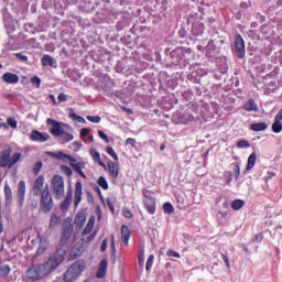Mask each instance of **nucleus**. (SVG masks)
<instances>
[{"mask_svg": "<svg viewBox=\"0 0 282 282\" xmlns=\"http://www.w3.org/2000/svg\"><path fill=\"white\" fill-rule=\"evenodd\" d=\"M129 239H131V229L127 225L121 226V241L123 246H129Z\"/></svg>", "mask_w": 282, "mask_h": 282, "instance_id": "9d476101", "label": "nucleus"}, {"mask_svg": "<svg viewBox=\"0 0 282 282\" xmlns=\"http://www.w3.org/2000/svg\"><path fill=\"white\" fill-rule=\"evenodd\" d=\"M2 80H4V83H8L9 85H14L19 83V75L12 73H4L2 75Z\"/></svg>", "mask_w": 282, "mask_h": 282, "instance_id": "4468645a", "label": "nucleus"}, {"mask_svg": "<svg viewBox=\"0 0 282 282\" xmlns=\"http://www.w3.org/2000/svg\"><path fill=\"white\" fill-rule=\"evenodd\" d=\"M4 196L6 199H12V188H10V185H4Z\"/></svg>", "mask_w": 282, "mask_h": 282, "instance_id": "79ce46f5", "label": "nucleus"}, {"mask_svg": "<svg viewBox=\"0 0 282 282\" xmlns=\"http://www.w3.org/2000/svg\"><path fill=\"white\" fill-rule=\"evenodd\" d=\"M192 32H193L194 36H202V34H204V24H202V23L193 24Z\"/></svg>", "mask_w": 282, "mask_h": 282, "instance_id": "5701e85b", "label": "nucleus"}, {"mask_svg": "<svg viewBox=\"0 0 282 282\" xmlns=\"http://www.w3.org/2000/svg\"><path fill=\"white\" fill-rule=\"evenodd\" d=\"M75 221H79L80 226H85L86 218L85 216H76Z\"/></svg>", "mask_w": 282, "mask_h": 282, "instance_id": "bf43d9fd", "label": "nucleus"}, {"mask_svg": "<svg viewBox=\"0 0 282 282\" xmlns=\"http://www.w3.org/2000/svg\"><path fill=\"white\" fill-rule=\"evenodd\" d=\"M106 151L108 153V155L112 156V159L118 162V154L116 153V150H113V148L111 145H108L106 148Z\"/></svg>", "mask_w": 282, "mask_h": 282, "instance_id": "c9c22d12", "label": "nucleus"}, {"mask_svg": "<svg viewBox=\"0 0 282 282\" xmlns=\"http://www.w3.org/2000/svg\"><path fill=\"white\" fill-rule=\"evenodd\" d=\"M61 171H62V173H64V175H66V177H72V175H74L72 167H69L67 165H61Z\"/></svg>", "mask_w": 282, "mask_h": 282, "instance_id": "f704fd0d", "label": "nucleus"}, {"mask_svg": "<svg viewBox=\"0 0 282 282\" xmlns=\"http://www.w3.org/2000/svg\"><path fill=\"white\" fill-rule=\"evenodd\" d=\"M12 154V149L8 148L2 151V154L0 156V166L2 169H10V155Z\"/></svg>", "mask_w": 282, "mask_h": 282, "instance_id": "1a4fd4ad", "label": "nucleus"}, {"mask_svg": "<svg viewBox=\"0 0 282 282\" xmlns=\"http://www.w3.org/2000/svg\"><path fill=\"white\" fill-rule=\"evenodd\" d=\"M278 120H282V109L275 115Z\"/></svg>", "mask_w": 282, "mask_h": 282, "instance_id": "774afa93", "label": "nucleus"}, {"mask_svg": "<svg viewBox=\"0 0 282 282\" xmlns=\"http://www.w3.org/2000/svg\"><path fill=\"white\" fill-rule=\"evenodd\" d=\"M254 164H257V153L253 152L249 155L246 171H251V169L254 167Z\"/></svg>", "mask_w": 282, "mask_h": 282, "instance_id": "b1692460", "label": "nucleus"}, {"mask_svg": "<svg viewBox=\"0 0 282 282\" xmlns=\"http://www.w3.org/2000/svg\"><path fill=\"white\" fill-rule=\"evenodd\" d=\"M48 269L44 264L37 265L36 269V280L39 281L40 279H45L47 274H51L52 271H47Z\"/></svg>", "mask_w": 282, "mask_h": 282, "instance_id": "2eb2a0df", "label": "nucleus"}, {"mask_svg": "<svg viewBox=\"0 0 282 282\" xmlns=\"http://www.w3.org/2000/svg\"><path fill=\"white\" fill-rule=\"evenodd\" d=\"M234 175L236 180H239V175H241V169L239 167V163L234 165Z\"/></svg>", "mask_w": 282, "mask_h": 282, "instance_id": "8fccbe9b", "label": "nucleus"}, {"mask_svg": "<svg viewBox=\"0 0 282 282\" xmlns=\"http://www.w3.org/2000/svg\"><path fill=\"white\" fill-rule=\"evenodd\" d=\"M235 50L238 58L246 57V42L243 41V36H241V34H238L235 37Z\"/></svg>", "mask_w": 282, "mask_h": 282, "instance_id": "423d86ee", "label": "nucleus"}, {"mask_svg": "<svg viewBox=\"0 0 282 282\" xmlns=\"http://www.w3.org/2000/svg\"><path fill=\"white\" fill-rule=\"evenodd\" d=\"M48 138H50V135L36 131V140L37 141H40V142H47Z\"/></svg>", "mask_w": 282, "mask_h": 282, "instance_id": "a19ab883", "label": "nucleus"}, {"mask_svg": "<svg viewBox=\"0 0 282 282\" xmlns=\"http://www.w3.org/2000/svg\"><path fill=\"white\" fill-rule=\"evenodd\" d=\"M167 257H173L174 259H181V254L177 251H174L172 249H169L166 252Z\"/></svg>", "mask_w": 282, "mask_h": 282, "instance_id": "de8ad7c7", "label": "nucleus"}, {"mask_svg": "<svg viewBox=\"0 0 282 282\" xmlns=\"http://www.w3.org/2000/svg\"><path fill=\"white\" fill-rule=\"evenodd\" d=\"M19 160H21V153H14L12 155V158L9 156V169H12L14 164H17V162H19Z\"/></svg>", "mask_w": 282, "mask_h": 282, "instance_id": "2f4dec72", "label": "nucleus"}, {"mask_svg": "<svg viewBox=\"0 0 282 282\" xmlns=\"http://www.w3.org/2000/svg\"><path fill=\"white\" fill-rule=\"evenodd\" d=\"M122 215L123 217H126V219H131L133 217V213L129 208H123Z\"/></svg>", "mask_w": 282, "mask_h": 282, "instance_id": "09e8293b", "label": "nucleus"}, {"mask_svg": "<svg viewBox=\"0 0 282 282\" xmlns=\"http://www.w3.org/2000/svg\"><path fill=\"white\" fill-rule=\"evenodd\" d=\"M276 174L274 172H269L268 175L265 176V182L272 180Z\"/></svg>", "mask_w": 282, "mask_h": 282, "instance_id": "338daca9", "label": "nucleus"}, {"mask_svg": "<svg viewBox=\"0 0 282 282\" xmlns=\"http://www.w3.org/2000/svg\"><path fill=\"white\" fill-rule=\"evenodd\" d=\"M142 195L143 197H145V199H155V197H153V192H151L150 189L143 188Z\"/></svg>", "mask_w": 282, "mask_h": 282, "instance_id": "37998d69", "label": "nucleus"}, {"mask_svg": "<svg viewBox=\"0 0 282 282\" xmlns=\"http://www.w3.org/2000/svg\"><path fill=\"white\" fill-rule=\"evenodd\" d=\"M223 261L225 262L226 268L230 269V259L226 254H221Z\"/></svg>", "mask_w": 282, "mask_h": 282, "instance_id": "4d7b16f0", "label": "nucleus"}, {"mask_svg": "<svg viewBox=\"0 0 282 282\" xmlns=\"http://www.w3.org/2000/svg\"><path fill=\"white\" fill-rule=\"evenodd\" d=\"M24 281H26V282H35L36 281V269L35 268H31L26 271Z\"/></svg>", "mask_w": 282, "mask_h": 282, "instance_id": "4be33fe9", "label": "nucleus"}, {"mask_svg": "<svg viewBox=\"0 0 282 282\" xmlns=\"http://www.w3.org/2000/svg\"><path fill=\"white\" fill-rule=\"evenodd\" d=\"M69 118H72L73 120H76L77 122H85V118L76 115V113H69Z\"/></svg>", "mask_w": 282, "mask_h": 282, "instance_id": "3c124183", "label": "nucleus"}, {"mask_svg": "<svg viewBox=\"0 0 282 282\" xmlns=\"http://www.w3.org/2000/svg\"><path fill=\"white\" fill-rule=\"evenodd\" d=\"M89 153H90L93 160H94L95 162H97V164H99V166H102V169H107V164H105V163L102 162V160L100 159V152H98V150H96V149H90Z\"/></svg>", "mask_w": 282, "mask_h": 282, "instance_id": "dca6fc26", "label": "nucleus"}, {"mask_svg": "<svg viewBox=\"0 0 282 282\" xmlns=\"http://www.w3.org/2000/svg\"><path fill=\"white\" fill-rule=\"evenodd\" d=\"M83 202V183L78 181L75 184V196H74V206L78 208V205Z\"/></svg>", "mask_w": 282, "mask_h": 282, "instance_id": "6e6552de", "label": "nucleus"}, {"mask_svg": "<svg viewBox=\"0 0 282 282\" xmlns=\"http://www.w3.org/2000/svg\"><path fill=\"white\" fill-rule=\"evenodd\" d=\"M98 235V231H94L93 234H90L88 237H87V241L88 242H91L94 241V239H96V236Z\"/></svg>", "mask_w": 282, "mask_h": 282, "instance_id": "e2e57ef3", "label": "nucleus"}, {"mask_svg": "<svg viewBox=\"0 0 282 282\" xmlns=\"http://www.w3.org/2000/svg\"><path fill=\"white\" fill-rule=\"evenodd\" d=\"M87 135H89V129L83 128V129L80 130V137H82V138H87Z\"/></svg>", "mask_w": 282, "mask_h": 282, "instance_id": "052dcab7", "label": "nucleus"}, {"mask_svg": "<svg viewBox=\"0 0 282 282\" xmlns=\"http://www.w3.org/2000/svg\"><path fill=\"white\" fill-rule=\"evenodd\" d=\"M62 239H64L65 241L72 239V229L65 228L62 232Z\"/></svg>", "mask_w": 282, "mask_h": 282, "instance_id": "4c0bfd02", "label": "nucleus"}, {"mask_svg": "<svg viewBox=\"0 0 282 282\" xmlns=\"http://www.w3.org/2000/svg\"><path fill=\"white\" fill-rule=\"evenodd\" d=\"M85 166H87V164L85 162H79L78 164H76L73 169L75 173H78V175H80V177H83V180H87V175L85 174V172H83V169H85Z\"/></svg>", "mask_w": 282, "mask_h": 282, "instance_id": "412c9836", "label": "nucleus"}, {"mask_svg": "<svg viewBox=\"0 0 282 282\" xmlns=\"http://www.w3.org/2000/svg\"><path fill=\"white\" fill-rule=\"evenodd\" d=\"M144 208L148 210L149 215H155L156 202L155 198H150L143 200Z\"/></svg>", "mask_w": 282, "mask_h": 282, "instance_id": "9b49d317", "label": "nucleus"}, {"mask_svg": "<svg viewBox=\"0 0 282 282\" xmlns=\"http://www.w3.org/2000/svg\"><path fill=\"white\" fill-rule=\"evenodd\" d=\"M47 238H40V246L37 248V254H43V252H45L47 250Z\"/></svg>", "mask_w": 282, "mask_h": 282, "instance_id": "a878e982", "label": "nucleus"}, {"mask_svg": "<svg viewBox=\"0 0 282 282\" xmlns=\"http://www.w3.org/2000/svg\"><path fill=\"white\" fill-rule=\"evenodd\" d=\"M62 144H66V142H72L74 140V135L69 132L63 131V133L59 135Z\"/></svg>", "mask_w": 282, "mask_h": 282, "instance_id": "cd10ccee", "label": "nucleus"}, {"mask_svg": "<svg viewBox=\"0 0 282 282\" xmlns=\"http://www.w3.org/2000/svg\"><path fill=\"white\" fill-rule=\"evenodd\" d=\"M251 131H265L268 129V123L265 122H259V123H251L250 126Z\"/></svg>", "mask_w": 282, "mask_h": 282, "instance_id": "393cba45", "label": "nucleus"}, {"mask_svg": "<svg viewBox=\"0 0 282 282\" xmlns=\"http://www.w3.org/2000/svg\"><path fill=\"white\" fill-rule=\"evenodd\" d=\"M245 202L241 199H236L234 202H231V208L232 210H241V208H243L245 206Z\"/></svg>", "mask_w": 282, "mask_h": 282, "instance_id": "7c9ffc66", "label": "nucleus"}, {"mask_svg": "<svg viewBox=\"0 0 282 282\" xmlns=\"http://www.w3.org/2000/svg\"><path fill=\"white\" fill-rule=\"evenodd\" d=\"M43 176H39L37 178H36V186H37V188H41V186H43Z\"/></svg>", "mask_w": 282, "mask_h": 282, "instance_id": "69168bd1", "label": "nucleus"}, {"mask_svg": "<svg viewBox=\"0 0 282 282\" xmlns=\"http://www.w3.org/2000/svg\"><path fill=\"white\" fill-rule=\"evenodd\" d=\"M15 56L17 58H20V61H23L24 63L28 61V57L22 53H17Z\"/></svg>", "mask_w": 282, "mask_h": 282, "instance_id": "0e129e2a", "label": "nucleus"}, {"mask_svg": "<svg viewBox=\"0 0 282 282\" xmlns=\"http://www.w3.org/2000/svg\"><path fill=\"white\" fill-rule=\"evenodd\" d=\"M272 131H273V133H281V131H282V120L281 119H276V117H274V122L272 124Z\"/></svg>", "mask_w": 282, "mask_h": 282, "instance_id": "bb28decb", "label": "nucleus"}, {"mask_svg": "<svg viewBox=\"0 0 282 282\" xmlns=\"http://www.w3.org/2000/svg\"><path fill=\"white\" fill-rule=\"evenodd\" d=\"M58 224H61V217H58L56 214H52L48 228H56Z\"/></svg>", "mask_w": 282, "mask_h": 282, "instance_id": "c85d7f7f", "label": "nucleus"}, {"mask_svg": "<svg viewBox=\"0 0 282 282\" xmlns=\"http://www.w3.org/2000/svg\"><path fill=\"white\" fill-rule=\"evenodd\" d=\"M163 213H165V215H173V213H175V207H173V204L171 203H165L163 205Z\"/></svg>", "mask_w": 282, "mask_h": 282, "instance_id": "72a5a7b5", "label": "nucleus"}, {"mask_svg": "<svg viewBox=\"0 0 282 282\" xmlns=\"http://www.w3.org/2000/svg\"><path fill=\"white\" fill-rule=\"evenodd\" d=\"M89 122H94V124L100 123V116H87L86 117Z\"/></svg>", "mask_w": 282, "mask_h": 282, "instance_id": "49530a36", "label": "nucleus"}, {"mask_svg": "<svg viewBox=\"0 0 282 282\" xmlns=\"http://www.w3.org/2000/svg\"><path fill=\"white\" fill-rule=\"evenodd\" d=\"M69 204H72V192L67 193L65 199L59 205L62 213L69 210Z\"/></svg>", "mask_w": 282, "mask_h": 282, "instance_id": "f3484780", "label": "nucleus"}, {"mask_svg": "<svg viewBox=\"0 0 282 282\" xmlns=\"http://www.w3.org/2000/svg\"><path fill=\"white\" fill-rule=\"evenodd\" d=\"M10 272V265H0V275L8 276Z\"/></svg>", "mask_w": 282, "mask_h": 282, "instance_id": "c03bdc74", "label": "nucleus"}, {"mask_svg": "<svg viewBox=\"0 0 282 282\" xmlns=\"http://www.w3.org/2000/svg\"><path fill=\"white\" fill-rule=\"evenodd\" d=\"M238 149H250V142L248 140H240L237 143Z\"/></svg>", "mask_w": 282, "mask_h": 282, "instance_id": "ea45409f", "label": "nucleus"}, {"mask_svg": "<svg viewBox=\"0 0 282 282\" xmlns=\"http://www.w3.org/2000/svg\"><path fill=\"white\" fill-rule=\"evenodd\" d=\"M153 261H155V257L153 254L149 256L147 263H145V270L149 272L151 268H153Z\"/></svg>", "mask_w": 282, "mask_h": 282, "instance_id": "e433bc0d", "label": "nucleus"}, {"mask_svg": "<svg viewBox=\"0 0 282 282\" xmlns=\"http://www.w3.org/2000/svg\"><path fill=\"white\" fill-rule=\"evenodd\" d=\"M50 154L52 155V158L62 160V162H67V160L69 158V154H65L64 152H58V153L51 152Z\"/></svg>", "mask_w": 282, "mask_h": 282, "instance_id": "c756f323", "label": "nucleus"}, {"mask_svg": "<svg viewBox=\"0 0 282 282\" xmlns=\"http://www.w3.org/2000/svg\"><path fill=\"white\" fill-rule=\"evenodd\" d=\"M58 102H67V95H65V93H61L57 96Z\"/></svg>", "mask_w": 282, "mask_h": 282, "instance_id": "5fc2aeb1", "label": "nucleus"}, {"mask_svg": "<svg viewBox=\"0 0 282 282\" xmlns=\"http://www.w3.org/2000/svg\"><path fill=\"white\" fill-rule=\"evenodd\" d=\"M98 135H99V138H101V140H104L106 142V144H108L109 137L102 130L98 131Z\"/></svg>", "mask_w": 282, "mask_h": 282, "instance_id": "603ef678", "label": "nucleus"}, {"mask_svg": "<svg viewBox=\"0 0 282 282\" xmlns=\"http://www.w3.org/2000/svg\"><path fill=\"white\" fill-rule=\"evenodd\" d=\"M52 186L56 199H63V197H65V181L61 175H55L53 177Z\"/></svg>", "mask_w": 282, "mask_h": 282, "instance_id": "7ed1b4c3", "label": "nucleus"}, {"mask_svg": "<svg viewBox=\"0 0 282 282\" xmlns=\"http://www.w3.org/2000/svg\"><path fill=\"white\" fill-rule=\"evenodd\" d=\"M46 124L50 127V132L52 133V135H54V138H61V135H63V132L65 131L63 129V126L61 124V122L48 118L46 120Z\"/></svg>", "mask_w": 282, "mask_h": 282, "instance_id": "39448f33", "label": "nucleus"}, {"mask_svg": "<svg viewBox=\"0 0 282 282\" xmlns=\"http://www.w3.org/2000/svg\"><path fill=\"white\" fill-rule=\"evenodd\" d=\"M43 67H56V61L51 55H44L42 57Z\"/></svg>", "mask_w": 282, "mask_h": 282, "instance_id": "a211bd4d", "label": "nucleus"}, {"mask_svg": "<svg viewBox=\"0 0 282 282\" xmlns=\"http://www.w3.org/2000/svg\"><path fill=\"white\" fill-rule=\"evenodd\" d=\"M7 123H8V127H11V129H17V127L19 126V122H17V119L12 117H9L7 119Z\"/></svg>", "mask_w": 282, "mask_h": 282, "instance_id": "58836bf2", "label": "nucleus"}, {"mask_svg": "<svg viewBox=\"0 0 282 282\" xmlns=\"http://www.w3.org/2000/svg\"><path fill=\"white\" fill-rule=\"evenodd\" d=\"M72 166V169H74L76 166V164H78L79 162L74 159V156L69 155L68 160H67Z\"/></svg>", "mask_w": 282, "mask_h": 282, "instance_id": "864d4df0", "label": "nucleus"}, {"mask_svg": "<svg viewBox=\"0 0 282 282\" xmlns=\"http://www.w3.org/2000/svg\"><path fill=\"white\" fill-rule=\"evenodd\" d=\"M18 197L20 199V204H23V200L25 199V181H21L18 184Z\"/></svg>", "mask_w": 282, "mask_h": 282, "instance_id": "6ab92c4d", "label": "nucleus"}, {"mask_svg": "<svg viewBox=\"0 0 282 282\" xmlns=\"http://www.w3.org/2000/svg\"><path fill=\"white\" fill-rule=\"evenodd\" d=\"M107 259L101 260V262L99 263V268L98 271L96 273L97 279H105L106 274H107Z\"/></svg>", "mask_w": 282, "mask_h": 282, "instance_id": "f8f14e48", "label": "nucleus"}, {"mask_svg": "<svg viewBox=\"0 0 282 282\" xmlns=\"http://www.w3.org/2000/svg\"><path fill=\"white\" fill-rule=\"evenodd\" d=\"M242 109L245 111H259V106L257 105V101H254L253 98H250L242 105Z\"/></svg>", "mask_w": 282, "mask_h": 282, "instance_id": "ddd939ff", "label": "nucleus"}, {"mask_svg": "<svg viewBox=\"0 0 282 282\" xmlns=\"http://www.w3.org/2000/svg\"><path fill=\"white\" fill-rule=\"evenodd\" d=\"M94 226H96V217L91 216L88 219V223L86 225V227L83 230V235H89V232H91V230H94Z\"/></svg>", "mask_w": 282, "mask_h": 282, "instance_id": "aec40b11", "label": "nucleus"}, {"mask_svg": "<svg viewBox=\"0 0 282 282\" xmlns=\"http://www.w3.org/2000/svg\"><path fill=\"white\" fill-rule=\"evenodd\" d=\"M126 144H127V145L130 144L133 149H135V144H137L135 139H133V138H128V139L126 140Z\"/></svg>", "mask_w": 282, "mask_h": 282, "instance_id": "6e6d98bb", "label": "nucleus"}, {"mask_svg": "<svg viewBox=\"0 0 282 282\" xmlns=\"http://www.w3.org/2000/svg\"><path fill=\"white\" fill-rule=\"evenodd\" d=\"M52 208H54V199H52V194H50V189L45 188L42 191L40 209L42 210V213H51Z\"/></svg>", "mask_w": 282, "mask_h": 282, "instance_id": "f03ea898", "label": "nucleus"}, {"mask_svg": "<svg viewBox=\"0 0 282 282\" xmlns=\"http://www.w3.org/2000/svg\"><path fill=\"white\" fill-rule=\"evenodd\" d=\"M106 169H108V173L112 180H118V177H120V167L118 166V163L109 161Z\"/></svg>", "mask_w": 282, "mask_h": 282, "instance_id": "0eeeda50", "label": "nucleus"}, {"mask_svg": "<svg viewBox=\"0 0 282 282\" xmlns=\"http://www.w3.org/2000/svg\"><path fill=\"white\" fill-rule=\"evenodd\" d=\"M97 184L104 189V191H109V183L107 182V178L105 176H100L97 180Z\"/></svg>", "mask_w": 282, "mask_h": 282, "instance_id": "473e14b6", "label": "nucleus"}, {"mask_svg": "<svg viewBox=\"0 0 282 282\" xmlns=\"http://www.w3.org/2000/svg\"><path fill=\"white\" fill-rule=\"evenodd\" d=\"M65 261V257L62 254L55 253L54 256H51L46 262L43 264L48 269L47 272H54L55 269L61 265Z\"/></svg>", "mask_w": 282, "mask_h": 282, "instance_id": "20e7f679", "label": "nucleus"}, {"mask_svg": "<svg viewBox=\"0 0 282 282\" xmlns=\"http://www.w3.org/2000/svg\"><path fill=\"white\" fill-rule=\"evenodd\" d=\"M108 239L107 238H105L104 239V241H102V243H101V247H100V250H101V252H105L106 250H107V243H108Z\"/></svg>", "mask_w": 282, "mask_h": 282, "instance_id": "680f3d73", "label": "nucleus"}, {"mask_svg": "<svg viewBox=\"0 0 282 282\" xmlns=\"http://www.w3.org/2000/svg\"><path fill=\"white\" fill-rule=\"evenodd\" d=\"M110 239H111V251L116 252V236L110 235Z\"/></svg>", "mask_w": 282, "mask_h": 282, "instance_id": "13d9d810", "label": "nucleus"}, {"mask_svg": "<svg viewBox=\"0 0 282 282\" xmlns=\"http://www.w3.org/2000/svg\"><path fill=\"white\" fill-rule=\"evenodd\" d=\"M138 261L140 270H144V252L139 253Z\"/></svg>", "mask_w": 282, "mask_h": 282, "instance_id": "a18cd8bd", "label": "nucleus"}, {"mask_svg": "<svg viewBox=\"0 0 282 282\" xmlns=\"http://www.w3.org/2000/svg\"><path fill=\"white\" fill-rule=\"evenodd\" d=\"M87 268V264H85V261L77 260L75 261L68 270L64 273V281L65 282H74L78 276H80L85 269Z\"/></svg>", "mask_w": 282, "mask_h": 282, "instance_id": "f257e3e1", "label": "nucleus"}]
</instances>
